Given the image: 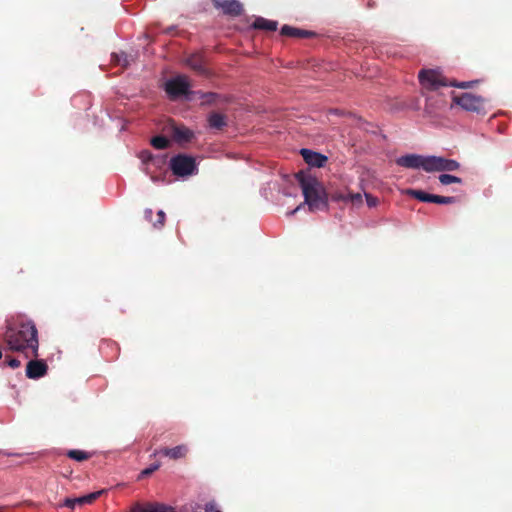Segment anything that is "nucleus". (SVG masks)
Segmentation results:
<instances>
[{
  "label": "nucleus",
  "mask_w": 512,
  "mask_h": 512,
  "mask_svg": "<svg viewBox=\"0 0 512 512\" xmlns=\"http://www.w3.org/2000/svg\"><path fill=\"white\" fill-rule=\"evenodd\" d=\"M208 126L214 130H223L227 126L228 121L226 115L219 112H211L207 117Z\"/></svg>",
  "instance_id": "dca6fc26"
},
{
  "label": "nucleus",
  "mask_w": 512,
  "mask_h": 512,
  "mask_svg": "<svg viewBox=\"0 0 512 512\" xmlns=\"http://www.w3.org/2000/svg\"><path fill=\"white\" fill-rule=\"evenodd\" d=\"M453 102L471 112H480L484 108V99L471 93H462L453 97Z\"/></svg>",
  "instance_id": "0eeeda50"
},
{
  "label": "nucleus",
  "mask_w": 512,
  "mask_h": 512,
  "mask_svg": "<svg viewBox=\"0 0 512 512\" xmlns=\"http://www.w3.org/2000/svg\"><path fill=\"white\" fill-rule=\"evenodd\" d=\"M170 168L177 176H188L197 169L195 159L191 156L179 154L171 158Z\"/></svg>",
  "instance_id": "20e7f679"
},
{
  "label": "nucleus",
  "mask_w": 512,
  "mask_h": 512,
  "mask_svg": "<svg viewBox=\"0 0 512 512\" xmlns=\"http://www.w3.org/2000/svg\"><path fill=\"white\" fill-rule=\"evenodd\" d=\"M101 493H102V491H97V492H93V493L84 495L83 497H84L85 505L93 503L101 495Z\"/></svg>",
  "instance_id": "473e14b6"
},
{
  "label": "nucleus",
  "mask_w": 512,
  "mask_h": 512,
  "mask_svg": "<svg viewBox=\"0 0 512 512\" xmlns=\"http://www.w3.org/2000/svg\"><path fill=\"white\" fill-rule=\"evenodd\" d=\"M58 507H68L70 509H75L76 502L75 498H66L63 503L59 504Z\"/></svg>",
  "instance_id": "72a5a7b5"
},
{
  "label": "nucleus",
  "mask_w": 512,
  "mask_h": 512,
  "mask_svg": "<svg viewBox=\"0 0 512 512\" xmlns=\"http://www.w3.org/2000/svg\"><path fill=\"white\" fill-rule=\"evenodd\" d=\"M190 84L186 76H177L165 83V91L171 100H176L181 96H187L191 93Z\"/></svg>",
  "instance_id": "39448f33"
},
{
  "label": "nucleus",
  "mask_w": 512,
  "mask_h": 512,
  "mask_svg": "<svg viewBox=\"0 0 512 512\" xmlns=\"http://www.w3.org/2000/svg\"><path fill=\"white\" fill-rule=\"evenodd\" d=\"M101 493H102V491H97V492H93V493L84 495L83 497H84L85 505L93 503L101 495Z\"/></svg>",
  "instance_id": "2f4dec72"
},
{
  "label": "nucleus",
  "mask_w": 512,
  "mask_h": 512,
  "mask_svg": "<svg viewBox=\"0 0 512 512\" xmlns=\"http://www.w3.org/2000/svg\"><path fill=\"white\" fill-rule=\"evenodd\" d=\"M430 161H431V156L425 157V156L416 155V154H408V155L399 157L396 160V163L399 166H402L405 168H413V169L422 168L424 171L430 172V168H429Z\"/></svg>",
  "instance_id": "6e6552de"
},
{
  "label": "nucleus",
  "mask_w": 512,
  "mask_h": 512,
  "mask_svg": "<svg viewBox=\"0 0 512 512\" xmlns=\"http://www.w3.org/2000/svg\"><path fill=\"white\" fill-rule=\"evenodd\" d=\"M185 63L199 75H206L208 73L205 67L204 57L200 53H194L189 55L186 58Z\"/></svg>",
  "instance_id": "4468645a"
},
{
  "label": "nucleus",
  "mask_w": 512,
  "mask_h": 512,
  "mask_svg": "<svg viewBox=\"0 0 512 512\" xmlns=\"http://www.w3.org/2000/svg\"><path fill=\"white\" fill-rule=\"evenodd\" d=\"M407 194L419 201L432 203L433 194L426 193L422 190L410 189L407 191Z\"/></svg>",
  "instance_id": "4be33fe9"
},
{
  "label": "nucleus",
  "mask_w": 512,
  "mask_h": 512,
  "mask_svg": "<svg viewBox=\"0 0 512 512\" xmlns=\"http://www.w3.org/2000/svg\"><path fill=\"white\" fill-rule=\"evenodd\" d=\"M151 170L154 171V174H156V171H162L165 168V165H156V164H150Z\"/></svg>",
  "instance_id": "58836bf2"
},
{
  "label": "nucleus",
  "mask_w": 512,
  "mask_h": 512,
  "mask_svg": "<svg viewBox=\"0 0 512 512\" xmlns=\"http://www.w3.org/2000/svg\"><path fill=\"white\" fill-rule=\"evenodd\" d=\"M6 363L13 369L18 368L21 365V362L16 358H7Z\"/></svg>",
  "instance_id": "c9c22d12"
},
{
  "label": "nucleus",
  "mask_w": 512,
  "mask_h": 512,
  "mask_svg": "<svg viewBox=\"0 0 512 512\" xmlns=\"http://www.w3.org/2000/svg\"><path fill=\"white\" fill-rule=\"evenodd\" d=\"M430 172L434 171H456L460 168V163L453 159H447L439 156H431Z\"/></svg>",
  "instance_id": "9d476101"
},
{
  "label": "nucleus",
  "mask_w": 512,
  "mask_h": 512,
  "mask_svg": "<svg viewBox=\"0 0 512 512\" xmlns=\"http://www.w3.org/2000/svg\"><path fill=\"white\" fill-rule=\"evenodd\" d=\"M439 181L443 185H449L452 183H461L462 179L457 176L450 175V174H441L439 176Z\"/></svg>",
  "instance_id": "393cba45"
},
{
  "label": "nucleus",
  "mask_w": 512,
  "mask_h": 512,
  "mask_svg": "<svg viewBox=\"0 0 512 512\" xmlns=\"http://www.w3.org/2000/svg\"><path fill=\"white\" fill-rule=\"evenodd\" d=\"M67 456L75 461L82 462L88 460L91 454L82 450H69Z\"/></svg>",
  "instance_id": "b1692460"
},
{
  "label": "nucleus",
  "mask_w": 512,
  "mask_h": 512,
  "mask_svg": "<svg viewBox=\"0 0 512 512\" xmlns=\"http://www.w3.org/2000/svg\"><path fill=\"white\" fill-rule=\"evenodd\" d=\"M365 197L369 207H375L378 204V198L372 196L371 194H365Z\"/></svg>",
  "instance_id": "f704fd0d"
},
{
  "label": "nucleus",
  "mask_w": 512,
  "mask_h": 512,
  "mask_svg": "<svg viewBox=\"0 0 512 512\" xmlns=\"http://www.w3.org/2000/svg\"><path fill=\"white\" fill-rule=\"evenodd\" d=\"M188 453V447L185 444L175 446L173 448L164 447L154 452V455L162 454L172 460L184 458Z\"/></svg>",
  "instance_id": "2eb2a0df"
},
{
  "label": "nucleus",
  "mask_w": 512,
  "mask_h": 512,
  "mask_svg": "<svg viewBox=\"0 0 512 512\" xmlns=\"http://www.w3.org/2000/svg\"><path fill=\"white\" fill-rule=\"evenodd\" d=\"M348 203H352L354 205L362 204V196L360 193H352L348 192Z\"/></svg>",
  "instance_id": "7c9ffc66"
},
{
  "label": "nucleus",
  "mask_w": 512,
  "mask_h": 512,
  "mask_svg": "<svg viewBox=\"0 0 512 512\" xmlns=\"http://www.w3.org/2000/svg\"><path fill=\"white\" fill-rule=\"evenodd\" d=\"M3 341L11 351L23 352L26 357L38 356V331L32 321L8 326L3 334Z\"/></svg>",
  "instance_id": "f257e3e1"
},
{
  "label": "nucleus",
  "mask_w": 512,
  "mask_h": 512,
  "mask_svg": "<svg viewBox=\"0 0 512 512\" xmlns=\"http://www.w3.org/2000/svg\"><path fill=\"white\" fill-rule=\"evenodd\" d=\"M2 358V351L0 350V359Z\"/></svg>",
  "instance_id": "37998d69"
},
{
  "label": "nucleus",
  "mask_w": 512,
  "mask_h": 512,
  "mask_svg": "<svg viewBox=\"0 0 512 512\" xmlns=\"http://www.w3.org/2000/svg\"><path fill=\"white\" fill-rule=\"evenodd\" d=\"M214 6L222 9L229 16H239L243 12V5L237 0H214Z\"/></svg>",
  "instance_id": "9b49d317"
},
{
  "label": "nucleus",
  "mask_w": 512,
  "mask_h": 512,
  "mask_svg": "<svg viewBox=\"0 0 512 512\" xmlns=\"http://www.w3.org/2000/svg\"><path fill=\"white\" fill-rule=\"evenodd\" d=\"M252 27L259 30L276 31L278 27V22L268 20L263 17H258L253 22Z\"/></svg>",
  "instance_id": "6ab92c4d"
},
{
  "label": "nucleus",
  "mask_w": 512,
  "mask_h": 512,
  "mask_svg": "<svg viewBox=\"0 0 512 512\" xmlns=\"http://www.w3.org/2000/svg\"><path fill=\"white\" fill-rule=\"evenodd\" d=\"M138 157L143 165L142 170L150 176L153 182H157L162 179L160 175L154 174V171L151 170L150 164L166 165L165 156L153 155L149 150H143L139 153Z\"/></svg>",
  "instance_id": "423d86ee"
},
{
  "label": "nucleus",
  "mask_w": 512,
  "mask_h": 512,
  "mask_svg": "<svg viewBox=\"0 0 512 512\" xmlns=\"http://www.w3.org/2000/svg\"><path fill=\"white\" fill-rule=\"evenodd\" d=\"M418 78L423 89L428 90L430 92H435L440 87L445 86H453L466 89L472 87L477 82H448L447 79L442 75V73L439 70L435 69H422L419 72Z\"/></svg>",
  "instance_id": "7ed1b4c3"
},
{
  "label": "nucleus",
  "mask_w": 512,
  "mask_h": 512,
  "mask_svg": "<svg viewBox=\"0 0 512 512\" xmlns=\"http://www.w3.org/2000/svg\"><path fill=\"white\" fill-rule=\"evenodd\" d=\"M156 507L157 504H148L143 506L137 503L131 508V512H156Z\"/></svg>",
  "instance_id": "a878e982"
},
{
  "label": "nucleus",
  "mask_w": 512,
  "mask_h": 512,
  "mask_svg": "<svg viewBox=\"0 0 512 512\" xmlns=\"http://www.w3.org/2000/svg\"><path fill=\"white\" fill-rule=\"evenodd\" d=\"M75 502H76V506H77V505H78V506H83V505H85V503H84V497H83V496L75 498Z\"/></svg>",
  "instance_id": "ea45409f"
},
{
  "label": "nucleus",
  "mask_w": 512,
  "mask_h": 512,
  "mask_svg": "<svg viewBox=\"0 0 512 512\" xmlns=\"http://www.w3.org/2000/svg\"><path fill=\"white\" fill-rule=\"evenodd\" d=\"M156 512H175L172 507L163 504H157Z\"/></svg>",
  "instance_id": "e433bc0d"
},
{
  "label": "nucleus",
  "mask_w": 512,
  "mask_h": 512,
  "mask_svg": "<svg viewBox=\"0 0 512 512\" xmlns=\"http://www.w3.org/2000/svg\"><path fill=\"white\" fill-rule=\"evenodd\" d=\"M295 177L311 212L328 209V197L322 184L309 172L299 171Z\"/></svg>",
  "instance_id": "f03ea898"
},
{
  "label": "nucleus",
  "mask_w": 512,
  "mask_h": 512,
  "mask_svg": "<svg viewBox=\"0 0 512 512\" xmlns=\"http://www.w3.org/2000/svg\"><path fill=\"white\" fill-rule=\"evenodd\" d=\"M300 209V207H296L295 210H293L291 213L294 214L296 211H298Z\"/></svg>",
  "instance_id": "79ce46f5"
},
{
  "label": "nucleus",
  "mask_w": 512,
  "mask_h": 512,
  "mask_svg": "<svg viewBox=\"0 0 512 512\" xmlns=\"http://www.w3.org/2000/svg\"><path fill=\"white\" fill-rule=\"evenodd\" d=\"M300 153L304 161L311 167H324L328 161L327 156L309 149H301Z\"/></svg>",
  "instance_id": "ddd939ff"
},
{
  "label": "nucleus",
  "mask_w": 512,
  "mask_h": 512,
  "mask_svg": "<svg viewBox=\"0 0 512 512\" xmlns=\"http://www.w3.org/2000/svg\"><path fill=\"white\" fill-rule=\"evenodd\" d=\"M111 62L115 65H119L123 68H126L130 65L131 57L124 52H121L120 54L112 53Z\"/></svg>",
  "instance_id": "412c9836"
},
{
  "label": "nucleus",
  "mask_w": 512,
  "mask_h": 512,
  "mask_svg": "<svg viewBox=\"0 0 512 512\" xmlns=\"http://www.w3.org/2000/svg\"><path fill=\"white\" fill-rule=\"evenodd\" d=\"M455 202V197L434 195L432 197V203L436 204H452Z\"/></svg>",
  "instance_id": "bb28decb"
},
{
  "label": "nucleus",
  "mask_w": 512,
  "mask_h": 512,
  "mask_svg": "<svg viewBox=\"0 0 512 512\" xmlns=\"http://www.w3.org/2000/svg\"><path fill=\"white\" fill-rule=\"evenodd\" d=\"M173 136L176 141L189 142L193 138L194 134L190 129H188L184 126H181V127L176 126L173 129Z\"/></svg>",
  "instance_id": "aec40b11"
},
{
  "label": "nucleus",
  "mask_w": 512,
  "mask_h": 512,
  "mask_svg": "<svg viewBox=\"0 0 512 512\" xmlns=\"http://www.w3.org/2000/svg\"><path fill=\"white\" fill-rule=\"evenodd\" d=\"M152 215H153L152 209H150V208L145 209V211H144V218L147 221H149V222L152 221Z\"/></svg>",
  "instance_id": "4c0bfd02"
},
{
  "label": "nucleus",
  "mask_w": 512,
  "mask_h": 512,
  "mask_svg": "<svg viewBox=\"0 0 512 512\" xmlns=\"http://www.w3.org/2000/svg\"><path fill=\"white\" fill-rule=\"evenodd\" d=\"M165 218H166V215H165L164 211L159 210L157 212V219H156V221L152 223L153 227L156 228V229L162 228L164 226V224H165Z\"/></svg>",
  "instance_id": "c85d7f7f"
},
{
  "label": "nucleus",
  "mask_w": 512,
  "mask_h": 512,
  "mask_svg": "<svg viewBox=\"0 0 512 512\" xmlns=\"http://www.w3.org/2000/svg\"><path fill=\"white\" fill-rule=\"evenodd\" d=\"M150 143L154 148L160 150L166 149L170 145V141L168 140V138L163 135L153 137Z\"/></svg>",
  "instance_id": "5701e85b"
},
{
  "label": "nucleus",
  "mask_w": 512,
  "mask_h": 512,
  "mask_svg": "<svg viewBox=\"0 0 512 512\" xmlns=\"http://www.w3.org/2000/svg\"><path fill=\"white\" fill-rule=\"evenodd\" d=\"M280 33L283 36L292 37V38H309L312 35H314V33L311 31L292 27L289 25H283Z\"/></svg>",
  "instance_id": "f3484780"
},
{
  "label": "nucleus",
  "mask_w": 512,
  "mask_h": 512,
  "mask_svg": "<svg viewBox=\"0 0 512 512\" xmlns=\"http://www.w3.org/2000/svg\"><path fill=\"white\" fill-rule=\"evenodd\" d=\"M331 200L344 203H348V192H335L331 195Z\"/></svg>",
  "instance_id": "c756f323"
},
{
  "label": "nucleus",
  "mask_w": 512,
  "mask_h": 512,
  "mask_svg": "<svg viewBox=\"0 0 512 512\" xmlns=\"http://www.w3.org/2000/svg\"><path fill=\"white\" fill-rule=\"evenodd\" d=\"M446 107V100L442 94L432 92L426 96V103L424 111L430 117H437L444 111Z\"/></svg>",
  "instance_id": "1a4fd4ad"
},
{
  "label": "nucleus",
  "mask_w": 512,
  "mask_h": 512,
  "mask_svg": "<svg viewBox=\"0 0 512 512\" xmlns=\"http://www.w3.org/2000/svg\"><path fill=\"white\" fill-rule=\"evenodd\" d=\"M202 98L201 105H214L217 103H226L229 101V98L226 96H222L221 94L215 92H197Z\"/></svg>",
  "instance_id": "a211bd4d"
},
{
  "label": "nucleus",
  "mask_w": 512,
  "mask_h": 512,
  "mask_svg": "<svg viewBox=\"0 0 512 512\" xmlns=\"http://www.w3.org/2000/svg\"><path fill=\"white\" fill-rule=\"evenodd\" d=\"M25 504L28 506H36V504L32 501H25Z\"/></svg>",
  "instance_id": "a19ab883"
},
{
  "label": "nucleus",
  "mask_w": 512,
  "mask_h": 512,
  "mask_svg": "<svg viewBox=\"0 0 512 512\" xmlns=\"http://www.w3.org/2000/svg\"><path fill=\"white\" fill-rule=\"evenodd\" d=\"M159 467H160V463H154V464L150 465L149 467H147L141 471V473L138 476V479L140 480L142 478L150 476L153 472L158 470Z\"/></svg>",
  "instance_id": "cd10ccee"
},
{
  "label": "nucleus",
  "mask_w": 512,
  "mask_h": 512,
  "mask_svg": "<svg viewBox=\"0 0 512 512\" xmlns=\"http://www.w3.org/2000/svg\"><path fill=\"white\" fill-rule=\"evenodd\" d=\"M48 366L44 360H30L26 366V376L30 379H38L47 374Z\"/></svg>",
  "instance_id": "f8f14e48"
}]
</instances>
